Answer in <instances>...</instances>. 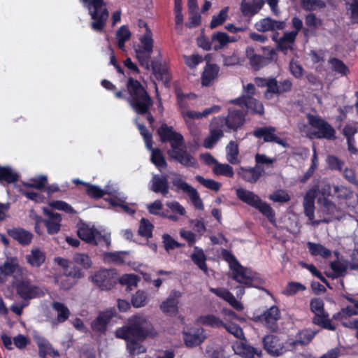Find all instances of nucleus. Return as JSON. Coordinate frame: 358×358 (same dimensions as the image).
Returning a JSON list of instances; mask_svg holds the SVG:
<instances>
[{"label": "nucleus", "instance_id": "15", "mask_svg": "<svg viewBox=\"0 0 358 358\" xmlns=\"http://www.w3.org/2000/svg\"><path fill=\"white\" fill-rule=\"evenodd\" d=\"M334 194L341 203L350 208H355L358 203V194H355L350 188L343 185H334Z\"/></svg>", "mask_w": 358, "mask_h": 358}, {"label": "nucleus", "instance_id": "30", "mask_svg": "<svg viewBox=\"0 0 358 358\" xmlns=\"http://www.w3.org/2000/svg\"><path fill=\"white\" fill-rule=\"evenodd\" d=\"M213 49L219 50L228 45L230 43L236 41L234 36H230L225 32L217 31L212 34Z\"/></svg>", "mask_w": 358, "mask_h": 358}, {"label": "nucleus", "instance_id": "9", "mask_svg": "<svg viewBox=\"0 0 358 358\" xmlns=\"http://www.w3.org/2000/svg\"><path fill=\"white\" fill-rule=\"evenodd\" d=\"M78 236L87 243L108 246L110 244V237L108 234L102 235L100 231L85 224H82L78 229Z\"/></svg>", "mask_w": 358, "mask_h": 358}, {"label": "nucleus", "instance_id": "61", "mask_svg": "<svg viewBox=\"0 0 358 358\" xmlns=\"http://www.w3.org/2000/svg\"><path fill=\"white\" fill-rule=\"evenodd\" d=\"M328 167L331 170L341 171L344 162L334 155H328L326 159Z\"/></svg>", "mask_w": 358, "mask_h": 358}, {"label": "nucleus", "instance_id": "48", "mask_svg": "<svg viewBox=\"0 0 358 358\" xmlns=\"http://www.w3.org/2000/svg\"><path fill=\"white\" fill-rule=\"evenodd\" d=\"M131 32L129 30L128 27L125 25L121 26L117 31L116 33V38L117 41L119 48L124 50V43L127 41L131 37Z\"/></svg>", "mask_w": 358, "mask_h": 358}, {"label": "nucleus", "instance_id": "52", "mask_svg": "<svg viewBox=\"0 0 358 358\" xmlns=\"http://www.w3.org/2000/svg\"><path fill=\"white\" fill-rule=\"evenodd\" d=\"M301 5L306 11H312L326 7V3L322 0H301Z\"/></svg>", "mask_w": 358, "mask_h": 358}, {"label": "nucleus", "instance_id": "29", "mask_svg": "<svg viewBox=\"0 0 358 358\" xmlns=\"http://www.w3.org/2000/svg\"><path fill=\"white\" fill-rule=\"evenodd\" d=\"M180 296L181 294L179 292H172L166 300L160 305L162 312L170 315L176 314L178 312V299Z\"/></svg>", "mask_w": 358, "mask_h": 358}, {"label": "nucleus", "instance_id": "14", "mask_svg": "<svg viewBox=\"0 0 358 358\" xmlns=\"http://www.w3.org/2000/svg\"><path fill=\"white\" fill-rule=\"evenodd\" d=\"M1 274L3 276H11L17 280L25 275L27 271L21 266L17 258H7L2 265L0 266Z\"/></svg>", "mask_w": 358, "mask_h": 358}, {"label": "nucleus", "instance_id": "13", "mask_svg": "<svg viewBox=\"0 0 358 358\" xmlns=\"http://www.w3.org/2000/svg\"><path fill=\"white\" fill-rule=\"evenodd\" d=\"M16 291L17 294L23 299H31L44 295L43 289L32 283L30 280H23L19 282L16 286Z\"/></svg>", "mask_w": 358, "mask_h": 358}, {"label": "nucleus", "instance_id": "50", "mask_svg": "<svg viewBox=\"0 0 358 358\" xmlns=\"http://www.w3.org/2000/svg\"><path fill=\"white\" fill-rule=\"evenodd\" d=\"M73 262L85 269H89L92 266V261L90 257L83 252H78L74 254L73 257Z\"/></svg>", "mask_w": 358, "mask_h": 358}, {"label": "nucleus", "instance_id": "22", "mask_svg": "<svg viewBox=\"0 0 358 358\" xmlns=\"http://www.w3.org/2000/svg\"><path fill=\"white\" fill-rule=\"evenodd\" d=\"M150 189L166 196L169 193V182L166 175H154L150 180Z\"/></svg>", "mask_w": 358, "mask_h": 358}, {"label": "nucleus", "instance_id": "36", "mask_svg": "<svg viewBox=\"0 0 358 358\" xmlns=\"http://www.w3.org/2000/svg\"><path fill=\"white\" fill-rule=\"evenodd\" d=\"M25 258L27 263L31 266L39 267L45 260V254L38 248H33Z\"/></svg>", "mask_w": 358, "mask_h": 358}, {"label": "nucleus", "instance_id": "56", "mask_svg": "<svg viewBox=\"0 0 358 358\" xmlns=\"http://www.w3.org/2000/svg\"><path fill=\"white\" fill-rule=\"evenodd\" d=\"M153 225L149 222V220L142 218L140 222L138 233L141 236L150 238L152 235Z\"/></svg>", "mask_w": 358, "mask_h": 358}, {"label": "nucleus", "instance_id": "57", "mask_svg": "<svg viewBox=\"0 0 358 358\" xmlns=\"http://www.w3.org/2000/svg\"><path fill=\"white\" fill-rule=\"evenodd\" d=\"M228 8H224L217 15L213 17L210 24L211 29H214L224 23L228 16Z\"/></svg>", "mask_w": 358, "mask_h": 358}, {"label": "nucleus", "instance_id": "3", "mask_svg": "<svg viewBox=\"0 0 358 358\" xmlns=\"http://www.w3.org/2000/svg\"><path fill=\"white\" fill-rule=\"evenodd\" d=\"M127 90L129 94L127 101L132 109L138 114L146 115L148 121L152 124L155 119L150 109L153 101L145 89L138 80L129 78L127 83Z\"/></svg>", "mask_w": 358, "mask_h": 358}, {"label": "nucleus", "instance_id": "34", "mask_svg": "<svg viewBox=\"0 0 358 358\" xmlns=\"http://www.w3.org/2000/svg\"><path fill=\"white\" fill-rule=\"evenodd\" d=\"M237 197L243 202L255 208L260 200V197L253 192L243 188H238L236 190Z\"/></svg>", "mask_w": 358, "mask_h": 358}, {"label": "nucleus", "instance_id": "53", "mask_svg": "<svg viewBox=\"0 0 358 358\" xmlns=\"http://www.w3.org/2000/svg\"><path fill=\"white\" fill-rule=\"evenodd\" d=\"M320 201L322 202V210L324 213L329 215L332 217L338 218V208L334 202L325 198L322 201L320 199Z\"/></svg>", "mask_w": 358, "mask_h": 358}, {"label": "nucleus", "instance_id": "1", "mask_svg": "<svg viewBox=\"0 0 358 358\" xmlns=\"http://www.w3.org/2000/svg\"><path fill=\"white\" fill-rule=\"evenodd\" d=\"M157 133L162 142H169L171 149L168 150L169 157L187 167H196V158L189 153L184 148L183 136L173 130L172 127L162 124Z\"/></svg>", "mask_w": 358, "mask_h": 358}, {"label": "nucleus", "instance_id": "42", "mask_svg": "<svg viewBox=\"0 0 358 358\" xmlns=\"http://www.w3.org/2000/svg\"><path fill=\"white\" fill-rule=\"evenodd\" d=\"M191 259L201 270L207 272L208 268L206 264V257L201 248L194 246V252L191 255Z\"/></svg>", "mask_w": 358, "mask_h": 358}, {"label": "nucleus", "instance_id": "44", "mask_svg": "<svg viewBox=\"0 0 358 358\" xmlns=\"http://www.w3.org/2000/svg\"><path fill=\"white\" fill-rule=\"evenodd\" d=\"M331 70L341 76H346L350 73L349 68L341 59L332 57L329 59Z\"/></svg>", "mask_w": 358, "mask_h": 358}, {"label": "nucleus", "instance_id": "27", "mask_svg": "<svg viewBox=\"0 0 358 358\" xmlns=\"http://www.w3.org/2000/svg\"><path fill=\"white\" fill-rule=\"evenodd\" d=\"M233 350L236 354L239 355L244 358H254L255 355L258 357L262 355L261 350L248 345L243 341L234 343Z\"/></svg>", "mask_w": 358, "mask_h": 358}, {"label": "nucleus", "instance_id": "12", "mask_svg": "<svg viewBox=\"0 0 358 358\" xmlns=\"http://www.w3.org/2000/svg\"><path fill=\"white\" fill-rule=\"evenodd\" d=\"M231 273L229 276L239 283H243L248 286L252 285L255 278V273L250 269L243 267L238 262L231 263Z\"/></svg>", "mask_w": 358, "mask_h": 358}, {"label": "nucleus", "instance_id": "54", "mask_svg": "<svg viewBox=\"0 0 358 358\" xmlns=\"http://www.w3.org/2000/svg\"><path fill=\"white\" fill-rule=\"evenodd\" d=\"M71 272L69 275L57 276L55 278L57 285L64 289H69L75 285V281L71 278Z\"/></svg>", "mask_w": 358, "mask_h": 358}, {"label": "nucleus", "instance_id": "59", "mask_svg": "<svg viewBox=\"0 0 358 358\" xmlns=\"http://www.w3.org/2000/svg\"><path fill=\"white\" fill-rule=\"evenodd\" d=\"M127 348L131 355H137L146 351L145 348L138 343V341H126Z\"/></svg>", "mask_w": 358, "mask_h": 358}, {"label": "nucleus", "instance_id": "23", "mask_svg": "<svg viewBox=\"0 0 358 358\" xmlns=\"http://www.w3.org/2000/svg\"><path fill=\"white\" fill-rule=\"evenodd\" d=\"M43 213L48 216V218L43 222L47 228L48 233L49 234H57L61 227L62 215L51 212L46 208H43Z\"/></svg>", "mask_w": 358, "mask_h": 358}, {"label": "nucleus", "instance_id": "24", "mask_svg": "<svg viewBox=\"0 0 358 358\" xmlns=\"http://www.w3.org/2000/svg\"><path fill=\"white\" fill-rule=\"evenodd\" d=\"M285 27V21H278L271 17L264 18L255 24V28L262 32L282 30Z\"/></svg>", "mask_w": 358, "mask_h": 358}, {"label": "nucleus", "instance_id": "28", "mask_svg": "<svg viewBox=\"0 0 358 358\" xmlns=\"http://www.w3.org/2000/svg\"><path fill=\"white\" fill-rule=\"evenodd\" d=\"M184 341L187 347H195L203 343L206 338L203 329L191 330L184 333Z\"/></svg>", "mask_w": 358, "mask_h": 358}, {"label": "nucleus", "instance_id": "64", "mask_svg": "<svg viewBox=\"0 0 358 358\" xmlns=\"http://www.w3.org/2000/svg\"><path fill=\"white\" fill-rule=\"evenodd\" d=\"M147 294L143 291H138L131 299L132 305L136 308L144 306L147 303Z\"/></svg>", "mask_w": 358, "mask_h": 358}, {"label": "nucleus", "instance_id": "10", "mask_svg": "<svg viewBox=\"0 0 358 358\" xmlns=\"http://www.w3.org/2000/svg\"><path fill=\"white\" fill-rule=\"evenodd\" d=\"M245 113L234 108L229 109V115L227 117H217L214 118L218 126L227 131V129L236 130L242 126L245 122Z\"/></svg>", "mask_w": 358, "mask_h": 358}, {"label": "nucleus", "instance_id": "11", "mask_svg": "<svg viewBox=\"0 0 358 358\" xmlns=\"http://www.w3.org/2000/svg\"><path fill=\"white\" fill-rule=\"evenodd\" d=\"M91 280L102 290H109L116 284L117 278L114 270L102 269L96 272Z\"/></svg>", "mask_w": 358, "mask_h": 358}, {"label": "nucleus", "instance_id": "21", "mask_svg": "<svg viewBox=\"0 0 358 358\" xmlns=\"http://www.w3.org/2000/svg\"><path fill=\"white\" fill-rule=\"evenodd\" d=\"M115 315L116 311L113 308L100 313L98 317L92 322V329L97 332L105 331L108 324Z\"/></svg>", "mask_w": 358, "mask_h": 358}, {"label": "nucleus", "instance_id": "16", "mask_svg": "<svg viewBox=\"0 0 358 358\" xmlns=\"http://www.w3.org/2000/svg\"><path fill=\"white\" fill-rule=\"evenodd\" d=\"M280 319V313L278 308L273 306L267 309L262 315L257 317V320L265 325L268 329L275 331L278 329L277 322Z\"/></svg>", "mask_w": 358, "mask_h": 358}, {"label": "nucleus", "instance_id": "6", "mask_svg": "<svg viewBox=\"0 0 358 358\" xmlns=\"http://www.w3.org/2000/svg\"><path fill=\"white\" fill-rule=\"evenodd\" d=\"M139 43L134 45L135 57L141 66L146 70L150 67L151 55L154 48V40L150 29L138 37Z\"/></svg>", "mask_w": 358, "mask_h": 358}, {"label": "nucleus", "instance_id": "62", "mask_svg": "<svg viewBox=\"0 0 358 358\" xmlns=\"http://www.w3.org/2000/svg\"><path fill=\"white\" fill-rule=\"evenodd\" d=\"M163 244L166 251L169 252L177 248H181L182 244L173 239L169 234H164L162 236Z\"/></svg>", "mask_w": 358, "mask_h": 358}, {"label": "nucleus", "instance_id": "8", "mask_svg": "<svg viewBox=\"0 0 358 358\" xmlns=\"http://www.w3.org/2000/svg\"><path fill=\"white\" fill-rule=\"evenodd\" d=\"M171 175L173 176L171 182L175 187V190L176 192L182 191L186 193L196 208L203 209V202L196 189L186 182L180 173L173 172Z\"/></svg>", "mask_w": 358, "mask_h": 358}, {"label": "nucleus", "instance_id": "17", "mask_svg": "<svg viewBox=\"0 0 358 358\" xmlns=\"http://www.w3.org/2000/svg\"><path fill=\"white\" fill-rule=\"evenodd\" d=\"M253 135L259 138H263L265 142H274L284 148L288 144L275 134V128L273 127H264L257 128L253 131Z\"/></svg>", "mask_w": 358, "mask_h": 358}, {"label": "nucleus", "instance_id": "60", "mask_svg": "<svg viewBox=\"0 0 358 358\" xmlns=\"http://www.w3.org/2000/svg\"><path fill=\"white\" fill-rule=\"evenodd\" d=\"M317 331L306 329L299 334V338L296 343L306 345L309 343L317 334Z\"/></svg>", "mask_w": 358, "mask_h": 358}, {"label": "nucleus", "instance_id": "7", "mask_svg": "<svg viewBox=\"0 0 358 358\" xmlns=\"http://www.w3.org/2000/svg\"><path fill=\"white\" fill-rule=\"evenodd\" d=\"M255 94V85L252 83H248L243 86L241 96L237 99L231 100L230 102L237 104L241 107L245 106L249 113L263 115L264 113L263 103L253 96Z\"/></svg>", "mask_w": 358, "mask_h": 358}, {"label": "nucleus", "instance_id": "20", "mask_svg": "<svg viewBox=\"0 0 358 358\" xmlns=\"http://www.w3.org/2000/svg\"><path fill=\"white\" fill-rule=\"evenodd\" d=\"M264 171V168L259 165H255L254 167L241 166L237 169V174L246 182L255 183Z\"/></svg>", "mask_w": 358, "mask_h": 358}, {"label": "nucleus", "instance_id": "32", "mask_svg": "<svg viewBox=\"0 0 358 358\" xmlns=\"http://www.w3.org/2000/svg\"><path fill=\"white\" fill-rule=\"evenodd\" d=\"M264 4V0H252L248 2L243 0L241 4V10L244 16H253L257 13Z\"/></svg>", "mask_w": 358, "mask_h": 358}, {"label": "nucleus", "instance_id": "40", "mask_svg": "<svg viewBox=\"0 0 358 358\" xmlns=\"http://www.w3.org/2000/svg\"><path fill=\"white\" fill-rule=\"evenodd\" d=\"M314 315H315L313 318V322L315 324L329 330H335L336 327L331 324L327 313L323 311L321 313H315Z\"/></svg>", "mask_w": 358, "mask_h": 358}, {"label": "nucleus", "instance_id": "58", "mask_svg": "<svg viewBox=\"0 0 358 358\" xmlns=\"http://www.w3.org/2000/svg\"><path fill=\"white\" fill-rule=\"evenodd\" d=\"M306 289V286L300 282H290L287 285L285 290L283 291V294L287 296H292L296 294L299 291H304Z\"/></svg>", "mask_w": 358, "mask_h": 358}, {"label": "nucleus", "instance_id": "43", "mask_svg": "<svg viewBox=\"0 0 358 358\" xmlns=\"http://www.w3.org/2000/svg\"><path fill=\"white\" fill-rule=\"evenodd\" d=\"M148 150L151 151V161L157 167V169L160 171L166 169L168 164L162 151L158 148H153L152 143L151 144V149Z\"/></svg>", "mask_w": 358, "mask_h": 358}, {"label": "nucleus", "instance_id": "25", "mask_svg": "<svg viewBox=\"0 0 358 358\" xmlns=\"http://www.w3.org/2000/svg\"><path fill=\"white\" fill-rule=\"evenodd\" d=\"M210 135L206 137L203 141V146L206 148L210 149L215 146L217 142L224 136V129L221 126H218L213 119L210 123Z\"/></svg>", "mask_w": 358, "mask_h": 358}, {"label": "nucleus", "instance_id": "37", "mask_svg": "<svg viewBox=\"0 0 358 358\" xmlns=\"http://www.w3.org/2000/svg\"><path fill=\"white\" fill-rule=\"evenodd\" d=\"M8 234L13 239L22 245H28L32 239V234L22 229H12L8 231Z\"/></svg>", "mask_w": 358, "mask_h": 358}, {"label": "nucleus", "instance_id": "19", "mask_svg": "<svg viewBox=\"0 0 358 358\" xmlns=\"http://www.w3.org/2000/svg\"><path fill=\"white\" fill-rule=\"evenodd\" d=\"M220 110V107L219 106H213L210 108H206L202 112H198L194 110H190L188 109H182L181 112V115L187 124V125L190 128L192 125V120L195 119H201L203 117H208L210 114L214 113H218Z\"/></svg>", "mask_w": 358, "mask_h": 358}, {"label": "nucleus", "instance_id": "63", "mask_svg": "<svg viewBox=\"0 0 358 358\" xmlns=\"http://www.w3.org/2000/svg\"><path fill=\"white\" fill-rule=\"evenodd\" d=\"M269 199L274 202L285 203L290 200V196L287 192L282 189H278L270 194Z\"/></svg>", "mask_w": 358, "mask_h": 358}, {"label": "nucleus", "instance_id": "33", "mask_svg": "<svg viewBox=\"0 0 358 358\" xmlns=\"http://www.w3.org/2000/svg\"><path fill=\"white\" fill-rule=\"evenodd\" d=\"M348 300L354 303L355 306H348L345 308H343L341 310V311L334 314L333 316L334 320L341 321L343 324V322H347L345 320L348 318L358 315V308L356 306V303H358V301L351 298H349Z\"/></svg>", "mask_w": 358, "mask_h": 358}, {"label": "nucleus", "instance_id": "45", "mask_svg": "<svg viewBox=\"0 0 358 358\" xmlns=\"http://www.w3.org/2000/svg\"><path fill=\"white\" fill-rule=\"evenodd\" d=\"M197 322L214 328H220L224 326V322L218 317L211 314L200 316L197 319Z\"/></svg>", "mask_w": 358, "mask_h": 358}, {"label": "nucleus", "instance_id": "18", "mask_svg": "<svg viewBox=\"0 0 358 358\" xmlns=\"http://www.w3.org/2000/svg\"><path fill=\"white\" fill-rule=\"evenodd\" d=\"M264 348L271 355L280 356L286 349L283 343L275 335H267L263 339Z\"/></svg>", "mask_w": 358, "mask_h": 358}, {"label": "nucleus", "instance_id": "38", "mask_svg": "<svg viewBox=\"0 0 358 358\" xmlns=\"http://www.w3.org/2000/svg\"><path fill=\"white\" fill-rule=\"evenodd\" d=\"M297 35L296 31H292L285 32L283 36L280 38L278 41V48L285 52L291 49L292 44L294 43Z\"/></svg>", "mask_w": 358, "mask_h": 358}, {"label": "nucleus", "instance_id": "39", "mask_svg": "<svg viewBox=\"0 0 358 358\" xmlns=\"http://www.w3.org/2000/svg\"><path fill=\"white\" fill-rule=\"evenodd\" d=\"M307 247L309 252L313 256H320L322 258L327 259L331 255V251L320 243L308 242Z\"/></svg>", "mask_w": 358, "mask_h": 358}, {"label": "nucleus", "instance_id": "47", "mask_svg": "<svg viewBox=\"0 0 358 358\" xmlns=\"http://www.w3.org/2000/svg\"><path fill=\"white\" fill-rule=\"evenodd\" d=\"M52 308L57 312V320L58 322H65L70 315V310L64 303L55 301L52 304Z\"/></svg>", "mask_w": 358, "mask_h": 358}, {"label": "nucleus", "instance_id": "4", "mask_svg": "<svg viewBox=\"0 0 358 358\" xmlns=\"http://www.w3.org/2000/svg\"><path fill=\"white\" fill-rule=\"evenodd\" d=\"M89 11L93 21L91 27L96 31H102L108 20L109 13L103 0H80Z\"/></svg>", "mask_w": 358, "mask_h": 358}, {"label": "nucleus", "instance_id": "49", "mask_svg": "<svg viewBox=\"0 0 358 358\" xmlns=\"http://www.w3.org/2000/svg\"><path fill=\"white\" fill-rule=\"evenodd\" d=\"M255 208L257 209L262 213L268 220L273 223L275 222V213L272 208L266 202L263 201L261 199L255 206Z\"/></svg>", "mask_w": 358, "mask_h": 358}, {"label": "nucleus", "instance_id": "35", "mask_svg": "<svg viewBox=\"0 0 358 358\" xmlns=\"http://www.w3.org/2000/svg\"><path fill=\"white\" fill-rule=\"evenodd\" d=\"M226 159L231 164H238L241 160L239 157L238 145L236 142L231 141L225 148Z\"/></svg>", "mask_w": 358, "mask_h": 358}, {"label": "nucleus", "instance_id": "41", "mask_svg": "<svg viewBox=\"0 0 358 358\" xmlns=\"http://www.w3.org/2000/svg\"><path fill=\"white\" fill-rule=\"evenodd\" d=\"M219 68L215 64H207L202 75V85L208 86L216 78Z\"/></svg>", "mask_w": 358, "mask_h": 358}, {"label": "nucleus", "instance_id": "31", "mask_svg": "<svg viewBox=\"0 0 358 358\" xmlns=\"http://www.w3.org/2000/svg\"><path fill=\"white\" fill-rule=\"evenodd\" d=\"M292 88V83L289 79H284L278 81L275 78H273L269 87L270 96H273L274 94H281L290 92Z\"/></svg>", "mask_w": 358, "mask_h": 358}, {"label": "nucleus", "instance_id": "55", "mask_svg": "<svg viewBox=\"0 0 358 358\" xmlns=\"http://www.w3.org/2000/svg\"><path fill=\"white\" fill-rule=\"evenodd\" d=\"M196 180L205 187L217 192L221 187V183L212 179L204 178L201 176H196Z\"/></svg>", "mask_w": 358, "mask_h": 358}, {"label": "nucleus", "instance_id": "5", "mask_svg": "<svg viewBox=\"0 0 358 358\" xmlns=\"http://www.w3.org/2000/svg\"><path fill=\"white\" fill-rule=\"evenodd\" d=\"M307 120L308 124L315 129V131H308L306 124H299V127L301 131L306 133L310 138H325L327 140H334L336 138L335 129L325 120L321 117L308 114Z\"/></svg>", "mask_w": 358, "mask_h": 358}, {"label": "nucleus", "instance_id": "46", "mask_svg": "<svg viewBox=\"0 0 358 358\" xmlns=\"http://www.w3.org/2000/svg\"><path fill=\"white\" fill-rule=\"evenodd\" d=\"M213 173L216 176H223L227 178H232L234 172L231 166L228 164L216 162L212 169Z\"/></svg>", "mask_w": 358, "mask_h": 358}, {"label": "nucleus", "instance_id": "2", "mask_svg": "<svg viewBox=\"0 0 358 358\" xmlns=\"http://www.w3.org/2000/svg\"><path fill=\"white\" fill-rule=\"evenodd\" d=\"M115 334L125 341H143L147 337H155L157 333L145 317L136 315L130 317L125 325L117 329Z\"/></svg>", "mask_w": 358, "mask_h": 358}, {"label": "nucleus", "instance_id": "51", "mask_svg": "<svg viewBox=\"0 0 358 358\" xmlns=\"http://www.w3.org/2000/svg\"><path fill=\"white\" fill-rule=\"evenodd\" d=\"M18 175L10 167L0 166V180H4L8 183L17 181Z\"/></svg>", "mask_w": 358, "mask_h": 358}, {"label": "nucleus", "instance_id": "26", "mask_svg": "<svg viewBox=\"0 0 358 358\" xmlns=\"http://www.w3.org/2000/svg\"><path fill=\"white\" fill-rule=\"evenodd\" d=\"M34 339L38 348L39 355L43 358H45L47 355H50L52 357L59 356V352L54 350L50 343L44 337L35 335Z\"/></svg>", "mask_w": 358, "mask_h": 358}]
</instances>
